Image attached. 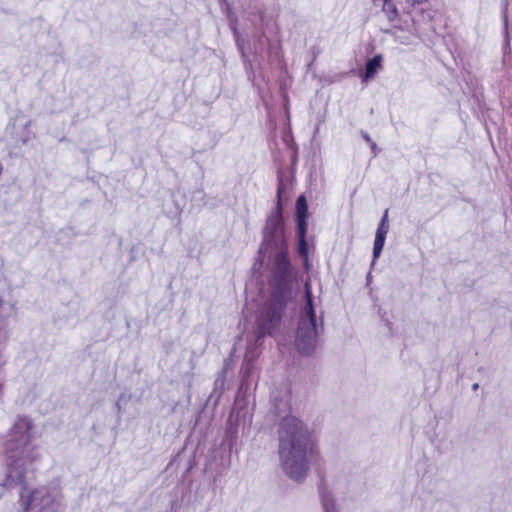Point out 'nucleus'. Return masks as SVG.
<instances>
[{
  "instance_id": "obj_16",
  "label": "nucleus",
  "mask_w": 512,
  "mask_h": 512,
  "mask_svg": "<svg viewBox=\"0 0 512 512\" xmlns=\"http://www.w3.org/2000/svg\"><path fill=\"white\" fill-rule=\"evenodd\" d=\"M380 223L389 224L388 223V210H386L381 218Z\"/></svg>"
},
{
  "instance_id": "obj_17",
  "label": "nucleus",
  "mask_w": 512,
  "mask_h": 512,
  "mask_svg": "<svg viewBox=\"0 0 512 512\" xmlns=\"http://www.w3.org/2000/svg\"><path fill=\"white\" fill-rule=\"evenodd\" d=\"M412 2V4H421L423 2H425L426 0H410Z\"/></svg>"
},
{
  "instance_id": "obj_15",
  "label": "nucleus",
  "mask_w": 512,
  "mask_h": 512,
  "mask_svg": "<svg viewBox=\"0 0 512 512\" xmlns=\"http://www.w3.org/2000/svg\"><path fill=\"white\" fill-rule=\"evenodd\" d=\"M361 134L367 143H372V139L367 132L362 131Z\"/></svg>"
},
{
  "instance_id": "obj_19",
  "label": "nucleus",
  "mask_w": 512,
  "mask_h": 512,
  "mask_svg": "<svg viewBox=\"0 0 512 512\" xmlns=\"http://www.w3.org/2000/svg\"><path fill=\"white\" fill-rule=\"evenodd\" d=\"M122 399H123V396H121V397L119 398V400H118V402H117V405H118V406H120V403H121Z\"/></svg>"
},
{
  "instance_id": "obj_14",
  "label": "nucleus",
  "mask_w": 512,
  "mask_h": 512,
  "mask_svg": "<svg viewBox=\"0 0 512 512\" xmlns=\"http://www.w3.org/2000/svg\"><path fill=\"white\" fill-rule=\"evenodd\" d=\"M503 20H504V30H505L506 40L509 41V28H510V24H509V21H508V18L506 16V14L503 15Z\"/></svg>"
},
{
  "instance_id": "obj_3",
  "label": "nucleus",
  "mask_w": 512,
  "mask_h": 512,
  "mask_svg": "<svg viewBox=\"0 0 512 512\" xmlns=\"http://www.w3.org/2000/svg\"><path fill=\"white\" fill-rule=\"evenodd\" d=\"M280 465L291 479L302 481L310 468L309 456L314 452L307 426L297 417L283 418L278 431Z\"/></svg>"
},
{
  "instance_id": "obj_11",
  "label": "nucleus",
  "mask_w": 512,
  "mask_h": 512,
  "mask_svg": "<svg viewBox=\"0 0 512 512\" xmlns=\"http://www.w3.org/2000/svg\"><path fill=\"white\" fill-rule=\"evenodd\" d=\"M306 232L307 228H297L298 234V253L304 259L305 268H309V258H308V245L306 242Z\"/></svg>"
},
{
  "instance_id": "obj_20",
  "label": "nucleus",
  "mask_w": 512,
  "mask_h": 512,
  "mask_svg": "<svg viewBox=\"0 0 512 512\" xmlns=\"http://www.w3.org/2000/svg\"><path fill=\"white\" fill-rule=\"evenodd\" d=\"M477 388H478V384H474V385H473V389L475 390V389H477Z\"/></svg>"
},
{
  "instance_id": "obj_9",
  "label": "nucleus",
  "mask_w": 512,
  "mask_h": 512,
  "mask_svg": "<svg viewBox=\"0 0 512 512\" xmlns=\"http://www.w3.org/2000/svg\"><path fill=\"white\" fill-rule=\"evenodd\" d=\"M308 206L304 195H300L296 201L297 228H307Z\"/></svg>"
},
{
  "instance_id": "obj_4",
  "label": "nucleus",
  "mask_w": 512,
  "mask_h": 512,
  "mask_svg": "<svg viewBox=\"0 0 512 512\" xmlns=\"http://www.w3.org/2000/svg\"><path fill=\"white\" fill-rule=\"evenodd\" d=\"M304 304L301 308L299 324L296 332L295 346L302 355H311L317 348L318 335L323 329V322L316 318L314 296L309 280L304 285Z\"/></svg>"
},
{
  "instance_id": "obj_13",
  "label": "nucleus",
  "mask_w": 512,
  "mask_h": 512,
  "mask_svg": "<svg viewBox=\"0 0 512 512\" xmlns=\"http://www.w3.org/2000/svg\"><path fill=\"white\" fill-rule=\"evenodd\" d=\"M321 503L323 512H338L335 499L328 491L321 492Z\"/></svg>"
},
{
  "instance_id": "obj_8",
  "label": "nucleus",
  "mask_w": 512,
  "mask_h": 512,
  "mask_svg": "<svg viewBox=\"0 0 512 512\" xmlns=\"http://www.w3.org/2000/svg\"><path fill=\"white\" fill-rule=\"evenodd\" d=\"M389 231V224L379 223L375 234L374 246H373V259L376 260L383 250L386 235Z\"/></svg>"
},
{
  "instance_id": "obj_2",
  "label": "nucleus",
  "mask_w": 512,
  "mask_h": 512,
  "mask_svg": "<svg viewBox=\"0 0 512 512\" xmlns=\"http://www.w3.org/2000/svg\"><path fill=\"white\" fill-rule=\"evenodd\" d=\"M272 265V279L255 299L256 325L259 336L271 335L280 324L291 298V265L287 247H278Z\"/></svg>"
},
{
  "instance_id": "obj_7",
  "label": "nucleus",
  "mask_w": 512,
  "mask_h": 512,
  "mask_svg": "<svg viewBox=\"0 0 512 512\" xmlns=\"http://www.w3.org/2000/svg\"><path fill=\"white\" fill-rule=\"evenodd\" d=\"M16 300L11 291L0 296V320H7L16 315Z\"/></svg>"
},
{
  "instance_id": "obj_10",
  "label": "nucleus",
  "mask_w": 512,
  "mask_h": 512,
  "mask_svg": "<svg viewBox=\"0 0 512 512\" xmlns=\"http://www.w3.org/2000/svg\"><path fill=\"white\" fill-rule=\"evenodd\" d=\"M391 33L394 36L395 41L403 45H412L414 43V39L418 37V33L415 29L410 30L408 33H404L401 28L394 27Z\"/></svg>"
},
{
  "instance_id": "obj_6",
  "label": "nucleus",
  "mask_w": 512,
  "mask_h": 512,
  "mask_svg": "<svg viewBox=\"0 0 512 512\" xmlns=\"http://www.w3.org/2000/svg\"><path fill=\"white\" fill-rule=\"evenodd\" d=\"M30 125V120L17 119L12 126V134L15 140L22 145H26L35 137L34 132L30 129Z\"/></svg>"
},
{
  "instance_id": "obj_5",
  "label": "nucleus",
  "mask_w": 512,
  "mask_h": 512,
  "mask_svg": "<svg viewBox=\"0 0 512 512\" xmlns=\"http://www.w3.org/2000/svg\"><path fill=\"white\" fill-rule=\"evenodd\" d=\"M283 220L280 214H275L267 220L264 229V239L260 250L266 249L268 246L275 248L286 246L284 242Z\"/></svg>"
},
{
  "instance_id": "obj_18",
  "label": "nucleus",
  "mask_w": 512,
  "mask_h": 512,
  "mask_svg": "<svg viewBox=\"0 0 512 512\" xmlns=\"http://www.w3.org/2000/svg\"><path fill=\"white\" fill-rule=\"evenodd\" d=\"M369 144H370L372 150L375 151L376 147H377L376 144L373 141H372V143H369Z\"/></svg>"
},
{
  "instance_id": "obj_1",
  "label": "nucleus",
  "mask_w": 512,
  "mask_h": 512,
  "mask_svg": "<svg viewBox=\"0 0 512 512\" xmlns=\"http://www.w3.org/2000/svg\"><path fill=\"white\" fill-rule=\"evenodd\" d=\"M32 428L29 418L19 417L3 436L1 449L6 456V472L0 485L20 489L19 512H57L62 498L58 482L31 491L26 487L27 464L38 457Z\"/></svg>"
},
{
  "instance_id": "obj_12",
  "label": "nucleus",
  "mask_w": 512,
  "mask_h": 512,
  "mask_svg": "<svg viewBox=\"0 0 512 512\" xmlns=\"http://www.w3.org/2000/svg\"><path fill=\"white\" fill-rule=\"evenodd\" d=\"M382 61L383 57L381 54H377L367 61L363 78L364 81L374 77L378 70L381 69Z\"/></svg>"
}]
</instances>
